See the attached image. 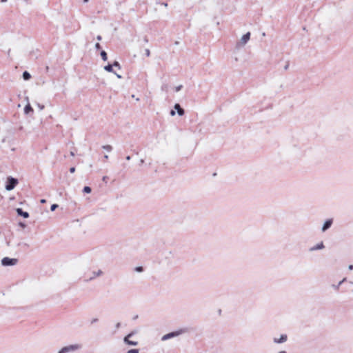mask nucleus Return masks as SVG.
Segmentation results:
<instances>
[{"label": "nucleus", "instance_id": "obj_32", "mask_svg": "<svg viewBox=\"0 0 353 353\" xmlns=\"http://www.w3.org/2000/svg\"><path fill=\"white\" fill-rule=\"evenodd\" d=\"M38 107H39V108L41 110H42L44 108V106H43V105H39V104L38 105Z\"/></svg>", "mask_w": 353, "mask_h": 353}, {"label": "nucleus", "instance_id": "obj_1", "mask_svg": "<svg viewBox=\"0 0 353 353\" xmlns=\"http://www.w3.org/2000/svg\"><path fill=\"white\" fill-rule=\"evenodd\" d=\"M82 348V345L79 343L71 344L63 347L57 353H72L79 350Z\"/></svg>", "mask_w": 353, "mask_h": 353}, {"label": "nucleus", "instance_id": "obj_24", "mask_svg": "<svg viewBox=\"0 0 353 353\" xmlns=\"http://www.w3.org/2000/svg\"><path fill=\"white\" fill-rule=\"evenodd\" d=\"M181 88H182V85H178L176 87H175L174 90H175L176 92H179V91L181 90Z\"/></svg>", "mask_w": 353, "mask_h": 353}, {"label": "nucleus", "instance_id": "obj_13", "mask_svg": "<svg viewBox=\"0 0 353 353\" xmlns=\"http://www.w3.org/2000/svg\"><path fill=\"white\" fill-rule=\"evenodd\" d=\"M33 111L32 107L30 106V103H28L24 108V113L26 114H28L29 112Z\"/></svg>", "mask_w": 353, "mask_h": 353}, {"label": "nucleus", "instance_id": "obj_27", "mask_svg": "<svg viewBox=\"0 0 353 353\" xmlns=\"http://www.w3.org/2000/svg\"><path fill=\"white\" fill-rule=\"evenodd\" d=\"M70 172L71 173H74L75 172V168L74 167H72L70 168Z\"/></svg>", "mask_w": 353, "mask_h": 353}, {"label": "nucleus", "instance_id": "obj_42", "mask_svg": "<svg viewBox=\"0 0 353 353\" xmlns=\"http://www.w3.org/2000/svg\"><path fill=\"white\" fill-rule=\"evenodd\" d=\"M84 2L87 3L89 0H83Z\"/></svg>", "mask_w": 353, "mask_h": 353}, {"label": "nucleus", "instance_id": "obj_18", "mask_svg": "<svg viewBox=\"0 0 353 353\" xmlns=\"http://www.w3.org/2000/svg\"><path fill=\"white\" fill-rule=\"evenodd\" d=\"M101 58H102V59L103 61H106L107 60V58H108L107 57V54H106V52L105 51H102L101 52Z\"/></svg>", "mask_w": 353, "mask_h": 353}, {"label": "nucleus", "instance_id": "obj_41", "mask_svg": "<svg viewBox=\"0 0 353 353\" xmlns=\"http://www.w3.org/2000/svg\"><path fill=\"white\" fill-rule=\"evenodd\" d=\"M105 159H108V155H105L104 157Z\"/></svg>", "mask_w": 353, "mask_h": 353}, {"label": "nucleus", "instance_id": "obj_37", "mask_svg": "<svg viewBox=\"0 0 353 353\" xmlns=\"http://www.w3.org/2000/svg\"><path fill=\"white\" fill-rule=\"evenodd\" d=\"M101 37L100 36H98V37H97V39H98V40H101Z\"/></svg>", "mask_w": 353, "mask_h": 353}, {"label": "nucleus", "instance_id": "obj_4", "mask_svg": "<svg viewBox=\"0 0 353 353\" xmlns=\"http://www.w3.org/2000/svg\"><path fill=\"white\" fill-rule=\"evenodd\" d=\"M333 219H327L326 220H325L322 224V226L321 228V231L322 232H326L327 230H329L332 224H333Z\"/></svg>", "mask_w": 353, "mask_h": 353}, {"label": "nucleus", "instance_id": "obj_20", "mask_svg": "<svg viewBox=\"0 0 353 353\" xmlns=\"http://www.w3.org/2000/svg\"><path fill=\"white\" fill-rule=\"evenodd\" d=\"M103 148L108 152H110L112 150V146L110 145H103Z\"/></svg>", "mask_w": 353, "mask_h": 353}, {"label": "nucleus", "instance_id": "obj_19", "mask_svg": "<svg viewBox=\"0 0 353 353\" xmlns=\"http://www.w3.org/2000/svg\"><path fill=\"white\" fill-rule=\"evenodd\" d=\"M134 271L137 272H142L143 271V268L141 266H137L134 268Z\"/></svg>", "mask_w": 353, "mask_h": 353}, {"label": "nucleus", "instance_id": "obj_36", "mask_svg": "<svg viewBox=\"0 0 353 353\" xmlns=\"http://www.w3.org/2000/svg\"><path fill=\"white\" fill-rule=\"evenodd\" d=\"M70 154H71V156H72V157H73V156H74V152H70Z\"/></svg>", "mask_w": 353, "mask_h": 353}, {"label": "nucleus", "instance_id": "obj_21", "mask_svg": "<svg viewBox=\"0 0 353 353\" xmlns=\"http://www.w3.org/2000/svg\"><path fill=\"white\" fill-rule=\"evenodd\" d=\"M127 353H139V350L138 349H131V350H129Z\"/></svg>", "mask_w": 353, "mask_h": 353}, {"label": "nucleus", "instance_id": "obj_31", "mask_svg": "<svg viewBox=\"0 0 353 353\" xmlns=\"http://www.w3.org/2000/svg\"><path fill=\"white\" fill-rule=\"evenodd\" d=\"M132 336V334L130 333L127 336H125L124 338H127L128 339H129Z\"/></svg>", "mask_w": 353, "mask_h": 353}, {"label": "nucleus", "instance_id": "obj_30", "mask_svg": "<svg viewBox=\"0 0 353 353\" xmlns=\"http://www.w3.org/2000/svg\"><path fill=\"white\" fill-rule=\"evenodd\" d=\"M98 321V319H93L92 321H91V323H94Z\"/></svg>", "mask_w": 353, "mask_h": 353}, {"label": "nucleus", "instance_id": "obj_6", "mask_svg": "<svg viewBox=\"0 0 353 353\" xmlns=\"http://www.w3.org/2000/svg\"><path fill=\"white\" fill-rule=\"evenodd\" d=\"M181 333H182V331H176V332H170L167 334L163 335L161 338V341H164L170 339L172 338L176 337V336H179V334H181Z\"/></svg>", "mask_w": 353, "mask_h": 353}, {"label": "nucleus", "instance_id": "obj_9", "mask_svg": "<svg viewBox=\"0 0 353 353\" xmlns=\"http://www.w3.org/2000/svg\"><path fill=\"white\" fill-rule=\"evenodd\" d=\"M324 248H325L324 244H316V245L309 248L308 250L310 252H313V251L323 250Z\"/></svg>", "mask_w": 353, "mask_h": 353}, {"label": "nucleus", "instance_id": "obj_33", "mask_svg": "<svg viewBox=\"0 0 353 353\" xmlns=\"http://www.w3.org/2000/svg\"><path fill=\"white\" fill-rule=\"evenodd\" d=\"M348 269H349L350 270H353V265H350L348 266Z\"/></svg>", "mask_w": 353, "mask_h": 353}, {"label": "nucleus", "instance_id": "obj_28", "mask_svg": "<svg viewBox=\"0 0 353 353\" xmlns=\"http://www.w3.org/2000/svg\"><path fill=\"white\" fill-rule=\"evenodd\" d=\"M113 73L117 76V78H119V79L122 78L121 75L119 74L118 73H117L115 72H114Z\"/></svg>", "mask_w": 353, "mask_h": 353}, {"label": "nucleus", "instance_id": "obj_15", "mask_svg": "<svg viewBox=\"0 0 353 353\" xmlns=\"http://www.w3.org/2000/svg\"><path fill=\"white\" fill-rule=\"evenodd\" d=\"M30 77H31L30 74L28 72L25 71L23 73V78L24 80H28L30 79Z\"/></svg>", "mask_w": 353, "mask_h": 353}, {"label": "nucleus", "instance_id": "obj_22", "mask_svg": "<svg viewBox=\"0 0 353 353\" xmlns=\"http://www.w3.org/2000/svg\"><path fill=\"white\" fill-rule=\"evenodd\" d=\"M112 65H113V68L115 67V68H117L118 69L121 68L120 64L117 61L114 62V63Z\"/></svg>", "mask_w": 353, "mask_h": 353}, {"label": "nucleus", "instance_id": "obj_39", "mask_svg": "<svg viewBox=\"0 0 353 353\" xmlns=\"http://www.w3.org/2000/svg\"><path fill=\"white\" fill-rule=\"evenodd\" d=\"M126 159H127V160H130V157L129 156H128V157H126Z\"/></svg>", "mask_w": 353, "mask_h": 353}, {"label": "nucleus", "instance_id": "obj_29", "mask_svg": "<svg viewBox=\"0 0 353 353\" xmlns=\"http://www.w3.org/2000/svg\"><path fill=\"white\" fill-rule=\"evenodd\" d=\"M95 48L97 50H99L100 48V44L99 43H97L95 44Z\"/></svg>", "mask_w": 353, "mask_h": 353}, {"label": "nucleus", "instance_id": "obj_8", "mask_svg": "<svg viewBox=\"0 0 353 353\" xmlns=\"http://www.w3.org/2000/svg\"><path fill=\"white\" fill-rule=\"evenodd\" d=\"M102 274H103V272L101 270H99L98 271H94V272H92L91 276H89V277H86L85 279V280L86 281H91V280H92V279H95V278H97L98 276H100Z\"/></svg>", "mask_w": 353, "mask_h": 353}, {"label": "nucleus", "instance_id": "obj_17", "mask_svg": "<svg viewBox=\"0 0 353 353\" xmlns=\"http://www.w3.org/2000/svg\"><path fill=\"white\" fill-rule=\"evenodd\" d=\"M83 192L86 194H89L91 192V188L88 186H85L83 188Z\"/></svg>", "mask_w": 353, "mask_h": 353}, {"label": "nucleus", "instance_id": "obj_23", "mask_svg": "<svg viewBox=\"0 0 353 353\" xmlns=\"http://www.w3.org/2000/svg\"><path fill=\"white\" fill-rule=\"evenodd\" d=\"M58 208L57 204H53L51 205L50 210L51 211H54Z\"/></svg>", "mask_w": 353, "mask_h": 353}, {"label": "nucleus", "instance_id": "obj_26", "mask_svg": "<svg viewBox=\"0 0 353 353\" xmlns=\"http://www.w3.org/2000/svg\"><path fill=\"white\" fill-rule=\"evenodd\" d=\"M170 115H171L172 117H174V116H175V114H176V112H175V110H172L170 111Z\"/></svg>", "mask_w": 353, "mask_h": 353}, {"label": "nucleus", "instance_id": "obj_25", "mask_svg": "<svg viewBox=\"0 0 353 353\" xmlns=\"http://www.w3.org/2000/svg\"><path fill=\"white\" fill-rule=\"evenodd\" d=\"M121 327V323H117L116 325H115V328H116V330H117L118 329H119Z\"/></svg>", "mask_w": 353, "mask_h": 353}, {"label": "nucleus", "instance_id": "obj_38", "mask_svg": "<svg viewBox=\"0 0 353 353\" xmlns=\"http://www.w3.org/2000/svg\"><path fill=\"white\" fill-rule=\"evenodd\" d=\"M8 0H1V2L4 3L6 2Z\"/></svg>", "mask_w": 353, "mask_h": 353}, {"label": "nucleus", "instance_id": "obj_14", "mask_svg": "<svg viewBox=\"0 0 353 353\" xmlns=\"http://www.w3.org/2000/svg\"><path fill=\"white\" fill-rule=\"evenodd\" d=\"M104 70L107 72H114L113 71V65H110V64H108L105 66H104Z\"/></svg>", "mask_w": 353, "mask_h": 353}, {"label": "nucleus", "instance_id": "obj_40", "mask_svg": "<svg viewBox=\"0 0 353 353\" xmlns=\"http://www.w3.org/2000/svg\"><path fill=\"white\" fill-rule=\"evenodd\" d=\"M130 334H132V335L133 336L135 334V332H130Z\"/></svg>", "mask_w": 353, "mask_h": 353}, {"label": "nucleus", "instance_id": "obj_10", "mask_svg": "<svg viewBox=\"0 0 353 353\" xmlns=\"http://www.w3.org/2000/svg\"><path fill=\"white\" fill-rule=\"evenodd\" d=\"M174 110H176L177 114L179 116H183L185 113V111L183 108H181L180 105L179 103H176L174 106Z\"/></svg>", "mask_w": 353, "mask_h": 353}, {"label": "nucleus", "instance_id": "obj_12", "mask_svg": "<svg viewBox=\"0 0 353 353\" xmlns=\"http://www.w3.org/2000/svg\"><path fill=\"white\" fill-rule=\"evenodd\" d=\"M123 341L125 343L129 345H133V346H136L138 345V342L137 341H130V339H128L127 338H124L123 339Z\"/></svg>", "mask_w": 353, "mask_h": 353}, {"label": "nucleus", "instance_id": "obj_5", "mask_svg": "<svg viewBox=\"0 0 353 353\" xmlns=\"http://www.w3.org/2000/svg\"><path fill=\"white\" fill-rule=\"evenodd\" d=\"M18 181L16 179L10 177L8 179V184L6 185V190L8 191H10L13 190L15 185L17 184Z\"/></svg>", "mask_w": 353, "mask_h": 353}, {"label": "nucleus", "instance_id": "obj_16", "mask_svg": "<svg viewBox=\"0 0 353 353\" xmlns=\"http://www.w3.org/2000/svg\"><path fill=\"white\" fill-rule=\"evenodd\" d=\"M345 281V279H343L342 281H341L338 284H336V285H333V288H334L336 290H339V286H340V285H341V284H342Z\"/></svg>", "mask_w": 353, "mask_h": 353}, {"label": "nucleus", "instance_id": "obj_3", "mask_svg": "<svg viewBox=\"0 0 353 353\" xmlns=\"http://www.w3.org/2000/svg\"><path fill=\"white\" fill-rule=\"evenodd\" d=\"M18 259L15 258L4 257L1 259V265L3 266H14L17 265Z\"/></svg>", "mask_w": 353, "mask_h": 353}, {"label": "nucleus", "instance_id": "obj_11", "mask_svg": "<svg viewBox=\"0 0 353 353\" xmlns=\"http://www.w3.org/2000/svg\"><path fill=\"white\" fill-rule=\"evenodd\" d=\"M16 211H17V212L18 215H19V216H23V217H24V218H28V217H29V214H28V212H23V211L22 210V209H21V208H17V209L16 210Z\"/></svg>", "mask_w": 353, "mask_h": 353}, {"label": "nucleus", "instance_id": "obj_7", "mask_svg": "<svg viewBox=\"0 0 353 353\" xmlns=\"http://www.w3.org/2000/svg\"><path fill=\"white\" fill-rule=\"evenodd\" d=\"M288 340V336L286 334H281L279 338L274 337L273 342L276 344L284 343Z\"/></svg>", "mask_w": 353, "mask_h": 353}, {"label": "nucleus", "instance_id": "obj_35", "mask_svg": "<svg viewBox=\"0 0 353 353\" xmlns=\"http://www.w3.org/2000/svg\"><path fill=\"white\" fill-rule=\"evenodd\" d=\"M278 353H287V352L284 351V350H282V351L279 352Z\"/></svg>", "mask_w": 353, "mask_h": 353}, {"label": "nucleus", "instance_id": "obj_2", "mask_svg": "<svg viewBox=\"0 0 353 353\" xmlns=\"http://www.w3.org/2000/svg\"><path fill=\"white\" fill-rule=\"evenodd\" d=\"M251 34L250 32H248L245 34L242 35L239 40L236 43V48L241 49L243 48L250 41Z\"/></svg>", "mask_w": 353, "mask_h": 353}, {"label": "nucleus", "instance_id": "obj_34", "mask_svg": "<svg viewBox=\"0 0 353 353\" xmlns=\"http://www.w3.org/2000/svg\"><path fill=\"white\" fill-rule=\"evenodd\" d=\"M41 203H46V199H41Z\"/></svg>", "mask_w": 353, "mask_h": 353}]
</instances>
